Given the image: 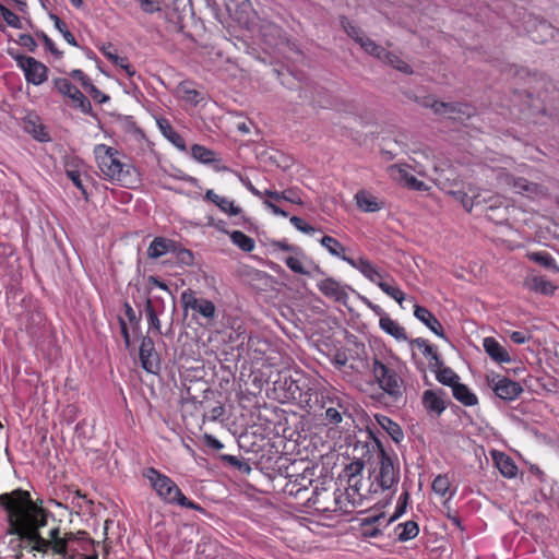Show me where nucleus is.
I'll return each instance as SVG.
<instances>
[{"label":"nucleus","mask_w":559,"mask_h":559,"mask_svg":"<svg viewBox=\"0 0 559 559\" xmlns=\"http://www.w3.org/2000/svg\"><path fill=\"white\" fill-rule=\"evenodd\" d=\"M0 508L7 513V534L14 536L9 540V548L14 551L15 559L23 558V550L33 556L40 554L44 557L51 552L62 559H75L76 550L72 548V543L86 533L69 532L61 535L60 527L53 526L45 538L40 531L53 515L34 502L28 491L15 489L0 495Z\"/></svg>","instance_id":"nucleus-1"},{"label":"nucleus","mask_w":559,"mask_h":559,"mask_svg":"<svg viewBox=\"0 0 559 559\" xmlns=\"http://www.w3.org/2000/svg\"><path fill=\"white\" fill-rule=\"evenodd\" d=\"M93 153L106 180L126 188H135L141 183L138 169L132 164L124 162V156L115 147L97 144L94 146Z\"/></svg>","instance_id":"nucleus-2"},{"label":"nucleus","mask_w":559,"mask_h":559,"mask_svg":"<svg viewBox=\"0 0 559 559\" xmlns=\"http://www.w3.org/2000/svg\"><path fill=\"white\" fill-rule=\"evenodd\" d=\"M143 476L148 480L156 496L165 504L179 506L206 513L204 508L188 499L178 485L166 474H163L154 467H147L143 471Z\"/></svg>","instance_id":"nucleus-3"},{"label":"nucleus","mask_w":559,"mask_h":559,"mask_svg":"<svg viewBox=\"0 0 559 559\" xmlns=\"http://www.w3.org/2000/svg\"><path fill=\"white\" fill-rule=\"evenodd\" d=\"M317 403L324 411L325 426L340 427L344 418H352L349 397L334 389H323L317 393Z\"/></svg>","instance_id":"nucleus-4"},{"label":"nucleus","mask_w":559,"mask_h":559,"mask_svg":"<svg viewBox=\"0 0 559 559\" xmlns=\"http://www.w3.org/2000/svg\"><path fill=\"white\" fill-rule=\"evenodd\" d=\"M473 192L469 195L468 192L465 191H452L451 194L453 198L459 201L462 206L471 212L474 206L487 205L486 216L495 222L501 223L507 219V206H504V200L499 195H489L487 192Z\"/></svg>","instance_id":"nucleus-5"},{"label":"nucleus","mask_w":559,"mask_h":559,"mask_svg":"<svg viewBox=\"0 0 559 559\" xmlns=\"http://www.w3.org/2000/svg\"><path fill=\"white\" fill-rule=\"evenodd\" d=\"M349 265L360 272L368 281L377 285L384 294L394 299L402 307L405 300L404 292L395 284V280L386 272H381L366 258L349 261Z\"/></svg>","instance_id":"nucleus-6"},{"label":"nucleus","mask_w":559,"mask_h":559,"mask_svg":"<svg viewBox=\"0 0 559 559\" xmlns=\"http://www.w3.org/2000/svg\"><path fill=\"white\" fill-rule=\"evenodd\" d=\"M372 374L379 388L394 401L403 396V379L391 362L374 358L371 367Z\"/></svg>","instance_id":"nucleus-7"},{"label":"nucleus","mask_w":559,"mask_h":559,"mask_svg":"<svg viewBox=\"0 0 559 559\" xmlns=\"http://www.w3.org/2000/svg\"><path fill=\"white\" fill-rule=\"evenodd\" d=\"M376 481L382 490H390L400 481V463L395 453H389L379 445V473Z\"/></svg>","instance_id":"nucleus-8"},{"label":"nucleus","mask_w":559,"mask_h":559,"mask_svg":"<svg viewBox=\"0 0 559 559\" xmlns=\"http://www.w3.org/2000/svg\"><path fill=\"white\" fill-rule=\"evenodd\" d=\"M180 301L185 311L191 310L193 312V319L201 317L206 322L214 321L216 317L215 305L209 299L197 297L195 292L192 289L183 290Z\"/></svg>","instance_id":"nucleus-9"},{"label":"nucleus","mask_w":559,"mask_h":559,"mask_svg":"<svg viewBox=\"0 0 559 559\" xmlns=\"http://www.w3.org/2000/svg\"><path fill=\"white\" fill-rule=\"evenodd\" d=\"M10 56L23 71L27 83L38 86L48 80V68L43 62L29 56L13 55L11 52Z\"/></svg>","instance_id":"nucleus-10"},{"label":"nucleus","mask_w":559,"mask_h":559,"mask_svg":"<svg viewBox=\"0 0 559 559\" xmlns=\"http://www.w3.org/2000/svg\"><path fill=\"white\" fill-rule=\"evenodd\" d=\"M499 178L507 186L511 187L515 193L532 201H538L548 194V191L544 186L531 182L525 178L514 177L510 174H502Z\"/></svg>","instance_id":"nucleus-11"},{"label":"nucleus","mask_w":559,"mask_h":559,"mask_svg":"<svg viewBox=\"0 0 559 559\" xmlns=\"http://www.w3.org/2000/svg\"><path fill=\"white\" fill-rule=\"evenodd\" d=\"M245 25L252 32L253 36L259 38L265 45V49L276 47L284 38L282 28L270 21L263 20L255 23L250 19L249 23H246Z\"/></svg>","instance_id":"nucleus-12"},{"label":"nucleus","mask_w":559,"mask_h":559,"mask_svg":"<svg viewBox=\"0 0 559 559\" xmlns=\"http://www.w3.org/2000/svg\"><path fill=\"white\" fill-rule=\"evenodd\" d=\"M489 388L503 401H514L523 392V388L516 381L504 376L491 373L487 376Z\"/></svg>","instance_id":"nucleus-13"},{"label":"nucleus","mask_w":559,"mask_h":559,"mask_svg":"<svg viewBox=\"0 0 559 559\" xmlns=\"http://www.w3.org/2000/svg\"><path fill=\"white\" fill-rule=\"evenodd\" d=\"M409 170L411 166L407 164H393L386 168L388 175L394 181L412 190L426 191L427 185L414 177Z\"/></svg>","instance_id":"nucleus-14"},{"label":"nucleus","mask_w":559,"mask_h":559,"mask_svg":"<svg viewBox=\"0 0 559 559\" xmlns=\"http://www.w3.org/2000/svg\"><path fill=\"white\" fill-rule=\"evenodd\" d=\"M447 393L442 389L425 390L421 395V404L425 411L435 417H439L447 408Z\"/></svg>","instance_id":"nucleus-15"},{"label":"nucleus","mask_w":559,"mask_h":559,"mask_svg":"<svg viewBox=\"0 0 559 559\" xmlns=\"http://www.w3.org/2000/svg\"><path fill=\"white\" fill-rule=\"evenodd\" d=\"M139 357L143 369L151 373L158 372L160 367L159 356L155 350L154 342L151 337H142Z\"/></svg>","instance_id":"nucleus-16"},{"label":"nucleus","mask_w":559,"mask_h":559,"mask_svg":"<svg viewBox=\"0 0 559 559\" xmlns=\"http://www.w3.org/2000/svg\"><path fill=\"white\" fill-rule=\"evenodd\" d=\"M490 455L495 466L503 477L511 479L518 475V466L508 454L498 450H492L490 451Z\"/></svg>","instance_id":"nucleus-17"},{"label":"nucleus","mask_w":559,"mask_h":559,"mask_svg":"<svg viewBox=\"0 0 559 559\" xmlns=\"http://www.w3.org/2000/svg\"><path fill=\"white\" fill-rule=\"evenodd\" d=\"M414 316L437 336L445 338L441 323L426 307L416 305L414 307Z\"/></svg>","instance_id":"nucleus-18"},{"label":"nucleus","mask_w":559,"mask_h":559,"mask_svg":"<svg viewBox=\"0 0 559 559\" xmlns=\"http://www.w3.org/2000/svg\"><path fill=\"white\" fill-rule=\"evenodd\" d=\"M176 250V241L164 237H155L147 248V257L150 259L156 260L163 255L173 253Z\"/></svg>","instance_id":"nucleus-19"},{"label":"nucleus","mask_w":559,"mask_h":559,"mask_svg":"<svg viewBox=\"0 0 559 559\" xmlns=\"http://www.w3.org/2000/svg\"><path fill=\"white\" fill-rule=\"evenodd\" d=\"M178 96L192 106H198L205 99V94L195 88L192 81H182L177 86Z\"/></svg>","instance_id":"nucleus-20"},{"label":"nucleus","mask_w":559,"mask_h":559,"mask_svg":"<svg viewBox=\"0 0 559 559\" xmlns=\"http://www.w3.org/2000/svg\"><path fill=\"white\" fill-rule=\"evenodd\" d=\"M483 347L486 354L493 361L499 364H508L511 361V357L507 349L495 337H485L483 341Z\"/></svg>","instance_id":"nucleus-21"},{"label":"nucleus","mask_w":559,"mask_h":559,"mask_svg":"<svg viewBox=\"0 0 559 559\" xmlns=\"http://www.w3.org/2000/svg\"><path fill=\"white\" fill-rule=\"evenodd\" d=\"M358 209L365 213H374L383 209L384 203L369 191L359 190L355 194Z\"/></svg>","instance_id":"nucleus-22"},{"label":"nucleus","mask_w":559,"mask_h":559,"mask_svg":"<svg viewBox=\"0 0 559 559\" xmlns=\"http://www.w3.org/2000/svg\"><path fill=\"white\" fill-rule=\"evenodd\" d=\"M227 11L239 23L246 24L250 20L251 3L249 0H225Z\"/></svg>","instance_id":"nucleus-23"},{"label":"nucleus","mask_w":559,"mask_h":559,"mask_svg":"<svg viewBox=\"0 0 559 559\" xmlns=\"http://www.w3.org/2000/svg\"><path fill=\"white\" fill-rule=\"evenodd\" d=\"M158 129L162 134L179 151L186 152L187 145L185 139L171 127L170 122L166 118H158L156 120Z\"/></svg>","instance_id":"nucleus-24"},{"label":"nucleus","mask_w":559,"mask_h":559,"mask_svg":"<svg viewBox=\"0 0 559 559\" xmlns=\"http://www.w3.org/2000/svg\"><path fill=\"white\" fill-rule=\"evenodd\" d=\"M364 462L360 460L352 461L344 467L341 475L342 478L346 479L348 486L357 492L359 491L358 485L361 481V473L364 471Z\"/></svg>","instance_id":"nucleus-25"},{"label":"nucleus","mask_w":559,"mask_h":559,"mask_svg":"<svg viewBox=\"0 0 559 559\" xmlns=\"http://www.w3.org/2000/svg\"><path fill=\"white\" fill-rule=\"evenodd\" d=\"M424 106L430 107L436 114L438 115H449L452 117V114L454 112H463L469 116L468 109L469 107L462 104H450V103H443L432 99H427L424 103Z\"/></svg>","instance_id":"nucleus-26"},{"label":"nucleus","mask_w":559,"mask_h":559,"mask_svg":"<svg viewBox=\"0 0 559 559\" xmlns=\"http://www.w3.org/2000/svg\"><path fill=\"white\" fill-rule=\"evenodd\" d=\"M319 290L326 297L341 301L347 297L344 287L334 278L322 280L318 284Z\"/></svg>","instance_id":"nucleus-27"},{"label":"nucleus","mask_w":559,"mask_h":559,"mask_svg":"<svg viewBox=\"0 0 559 559\" xmlns=\"http://www.w3.org/2000/svg\"><path fill=\"white\" fill-rule=\"evenodd\" d=\"M320 243L324 249L328 250V252L331 255L345 261L348 265H349V261L355 260L345 254L346 248L336 238H334L332 236H323L320 239Z\"/></svg>","instance_id":"nucleus-28"},{"label":"nucleus","mask_w":559,"mask_h":559,"mask_svg":"<svg viewBox=\"0 0 559 559\" xmlns=\"http://www.w3.org/2000/svg\"><path fill=\"white\" fill-rule=\"evenodd\" d=\"M409 345L412 348L417 347L421 350L423 355L430 360L431 365L442 366V360L440 359L436 347L429 344L427 340L423 337L413 338L409 341Z\"/></svg>","instance_id":"nucleus-29"},{"label":"nucleus","mask_w":559,"mask_h":559,"mask_svg":"<svg viewBox=\"0 0 559 559\" xmlns=\"http://www.w3.org/2000/svg\"><path fill=\"white\" fill-rule=\"evenodd\" d=\"M379 326L383 332L391 335L396 341L404 342L408 340L405 329L390 316L379 320Z\"/></svg>","instance_id":"nucleus-30"},{"label":"nucleus","mask_w":559,"mask_h":559,"mask_svg":"<svg viewBox=\"0 0 559 559\" xmlns=\"http://www.w3.org/2000/svg\"><path fill=\"white\" fill-rule=\"evenodd\" d=\"M376 420L394 442L400 443L404 439V432L401 426L388 416L376 415Z\"/></svg>","instance_id":"nucleus-31"},{"label":"nucleus","mask_w":559,"mask_h":559,"mask_svg":"<svg viewBox=\"0 0 559 559\" xmlns=\"http://www.w3.org/2000/svg\"><path fill=\"white\" fill-rule=\"evenodd\" d=\"M528 289L543 295H552L556 286L544 276H532L525 281Z\"/></svg>","instance_id":"nucleus-32"},{"label":"nucleus","mask_w":559,"mask_h":559,"mask_svg":"<svg viewBox=\"0 0 559 559\" xmlns=\"http://www.w3.org/2000/svg\"><path fill=\"white\" fill-rule=\"evenodd\" d=\"M452 394L456 401L462 403L464 406H474L478 403V397L473 393L467 385L459 382L452 389Z\"/></svg>","instance_id":"nucleus-33"},{"label":"nucleus","mask_w":559,"mask_h":559,"mask_svg":"<svg viewBox=\"0 0 559 559\" xmlns=\"http://www.w3.org/2000/svg\"><path fill=\"white\" fill-rule=\"evenodd\" d=\"M394 531L399 542H407L419 534V526L415 521H406L397 524Z\"/></svg>","instance_id":"nucleus-34"},{"label":"nucleus","mask_w":559,"mask_h":559,"mask_svg":"<svg viewBox=\"0 0 559 559\" xmlns=\"http://www.w3.org/2000/svg\"><path fill=\"white\" fill-rule=\"evenodd\" d=\"M295 255H289L284 259L286 266L296 274L310 275V271L305 265V254L301 250L295 252Z\"/></svg>","instance_id":"nucleus-35"},{"label":"nucleus","mask_w":559,"mask_h":559,"mask_svg":"<svg viewBox=\"0 0 559 559\" xmlns=\"http://www.w3.org/2000/svg\"><path fill=\"white\" fill-rule=\"evenodd\" d=\"M192 157L201 164L210 165L216 163V153L203 145L193 144L191 146Z\"/></svg>","instance_id":"nucleus-36"},{"label":"nucleus","mask_w":559,"mask_h":559,"mask_svg":"<svg viewBox=\"0 0 559 559\" xmlns=\"http://www.w3.org/2000/svg\"><path fill=\"white\" fill-rule=\"evenodd\" d=\"M527 258L531 261H533V262H535V263H537V264H539V265H542V266H544V267H546L548 270H551V271H555V272H559V267H558V265L556 263V260L547 251L528 252L527 253Z\"/></svg>","instance_id":"nucleus-37"},{"label":"nucleus","mask_w":559,"mask_h":559,"mask_svg":"<svg viewBox=\"0 0 559 559\" xmlns=\"http://www.w3.org/2000/svg\"><path fill=\"white\" fill-rule=\"evenodd\" d=\"M264 195L269 197L270 199H273L275 201H287L293 204H302V199L300 198L298 191L296 189H286L282 192L274 191V190H265Z\"/></svg>","instance_id":"nucleus-38"},{"label":"nucleus","mask_w":559,"mask_h":559,"mask_svg":"<svg viewBox=\"0 0 559 559\" xmlns=\"http://www.w3.org/2000/svg\"><path fill=\"white\" fill-rule=\"evenodd\" d=\"M231 242L245 252H251L255 248L254 239L240 230L230 233Z\"/></svg>","instance_id":"nucleus-39"},{"label":"nucleus","mask_w":559,"mask_h":559,"mask_svg":"<svg viewBox=\"0 0 559 559\" xmlns=\"http://www.w3.org/2000/svg\"><path fill=\"white\" fill-rule=\"evenodd\" d=\"M438 370L436 378L443 385L454 388L460 382V377L449 367H442Z\"/></svg>","instance_id":"nucleus-40"},{"label":"nucleus","mask_w":559,"mask_h":559,"mask_svg":"<svg viewBox=\"0 0 559 559\" xmlns=\"http://www.w3.org/2000/svg\"><path fill=\"white\" fill-rule=\"evenodd\" d=\"M358 44L366 52L382 60H385V53H390L383 47L379 46L372 39L366 36H364Z\"/></svg>","instance_id":"nucleus-41"},{"label":"nucleus","mask_w":559,"mask_h":559,"mask_svg":"<svg viewBox=\"0 0 559 559\" xmlns=\"http://www.w3.org/2000/svg\"><path fill=\"white\" fill-rule=\"evenodd\" d=\"M49 17L51 19L55 27L60 32V34L62 35L64 40L69 45H71L73 47H78L79 46L78 41H76L74 35L68 29L67 24L56 14L50 13Z\"/></svg>","instance_id":"nucleus-42"},{"label":"nucleus","mask_w":559,"mask_h":559,"mask_svg":"<svg viewBox=\"0 0 559 559\" xmlns=\"http://www.w3.org/2000/svg\"><path fill=\"white\" fill-rule=\"evenodd\" d=\"M69 98L72 100L73 106L80 109L83 114H90L92 111L91 102L79 88H75Z\"/></svg>","instance_id":"nucleus-43"},{"label":"nucleus","mask_w":559,"mask_h":559,"mask_svg":"<svg viewBox=\"0 0 559 559\" xmlns=\"http://www.w3.org/2000/svg\"><path fill=\"white\" fill-rule=\"evenodd\" d=\"M432 490L438 496H445L450 492L451 480L447 474L438 475L432 481Z\"/></svg>","instance_id":"nucleus-44"},{"label":"nucleus","mask_w":559,"mask_h":559,"mask_svg":"<svg viewBox=\"0 0 559 559\" xmlns=\"http://www.w3.org/2000/svg\"><path fill=\"white\" fill-rule=\"evenodd\" d=\"M145 312L148 320V332L155 331L156 334H160V321L150 299L145 302Z\"/></svg>","instance_id":"nucleus-45"},{"label":"nucleus","mask_w":559,"mask_h":559,"mask_svg":"<svg viewBox=\"0 0 559 559\" xmlns=\"http://www.w3.org/2000/svg\"><path fill=\"white\" fill-rule=\"evenodd\" d=\"M554 33L552 27L546 22H539L537 29L531 32V38L536 43L546 41L547 37H551Z\"/></svg>","instance_id":"nucleus-46"},{"label":"nucleus","mask_w":559,"mask_h":559,"mask_svg":"<svg viewBox=\"0 0 559 559\" xmlns=\"http://www.w3.org/2000/svg\"><path fill=\"white\" fill-rule=\"evenodd\" d=\"M52 84L58 93H60L61 95L67 96V97H69L73 93V91H75V88H78L67 78H55L52 80Z\"/></svg>","instance_id":"nucleus-47"},{"label":"nucleus","mask_w":559,"mask_h":559,"mask_svg":"<svg viewBox=\"0 0 559 559\" xmlns=\"http://www.w3.org/2000/svg\"><path fill=\"white\" fill-rule=\"evenodd\" d=\"M0 14L9 26L17 29L23 28L21 19L13 11L9 10L5 5H3L1 2Z\"/></svg>","instance_id":"nucleus-48"},{"label":"nucleus","mask_w":559,"mask_h":559,"mask_svg":"<svg viewBox=\"0 0 559 559\" xmlns=\"http://www.w3.org/2000/svg\"><path fill=\"white\" fill-rule=\"evenodd\" d=\"M69 74L73 80L79 81L82 84V86L90 93L95 92L99 94V91L94 86L90 78L82 70L74 69Z\"/></svg>","instance_id":"nucleus-49"},{"label":"nucleus","mask_w":559,"mask_h":559,"mask_svg":"<svg viewBox=\"0 0 559 559\" xmlns=\"http://www.w3.org/2000/svg\"><path fill=\"white\" fill-rule=\"evenodd\" d=\"M384 61L388 62L389 64H391L393 68H395L404 73L412 72L411 67L392 52L385 53Z\"/></svg>","instance_id":"nucleus-50"},{"label":"nucleus","mask_w":559,"mask_h":559,"mask_svg":"<svg viewBox=\"0 0 559 559\" xmlns=\"http://www.w3.org/2000/svg\"><path fill=\"white\" fill-rule=\"evenodd\" d=\"M216 206L222 212H224L228 215H231V216H236L241 212V209L239 206L235 205L233 201H230L229 199L224 198V197L219 200V202Z\"/></svg>","instance_id":"nucleus-51"},{"label":"nucleus","mask_w":559,"mask_h":559,"mask_svg":"<svg viewBox=\"0 0 559 559\" xmlns=\"http://www.w3.org/2000/svg\"><path fill=\"white\" fill-rule=\"evenodd\" d=\"M173 254L176 255V259H177L178 263L181 264V265H191V264H193V260H194L193 254L188 249L180 248L177 245V250L175 252H173Z\"/></svg>","instance_id":"nucleus-52"},{"label":"nucleus","mask_w":559,"mask_h":559,"mask_svg":"<svg viewBox=\"0 0 559 559\" xmlns=\"http://www.w3.org/2000/svg\"><path fill=\"white\" fill-rule=\"evenodd\" d=\"M409 499V493L407 490H405L399 498L397 504L395 507L394 514L391 516L389 522H392L396 520L397 518L402 516L406 511V506Z\"/></svg>","instance_id":"nucleus-53"},{"label":"nucleus","mask_w":559,"mask_h":559,"mask_svg":"<svg viewBox=\"0 0 559 559\" xmlns=\"http://www.w3.org/2000/svg\"><path fill=\"white\" fill-rule=\"evenodd\" d=\"M342 26L346 34L352 37L356 43H359L360 39L365 36L359 28L354 26L349 20L343 17L342 19Z\"/></svg>","instance_id":"nucleus-54"},{"label":"nucleus","mask_w":559,"mask_h":559,"mask_svg":"<svg viewBox=\"0 0 559 559\" xmlns=\"http://www.w3.org/2000/svg\"><path fill=\"white\" fill-rule=\"evenodd\" d=\"M67 177L73 182V185L81 190L82 194L86 197L87 192L83 186L82 179H81V173L73 168H67L66 169Z\"/></svg>","instance_id":"nucleus-55"},{"label":"nucleus","mask_w":559,"mask_h":559,"mask_svg":"<svg viewBox=\"0 0 559 559\" xmlns=\"http://www.w3.org/2000/svg\"><path fill=\"white\" fill-rule=\"evenodd\" d=\"M290 224L299 231L304 234H313L316 231V228L311 225L307 224L302 218L298 216H292L289 218Z\"/></svg>","instance_id":"nucleus-56"},{"label":"nucleus","mask_w":559,"mask_h":559,"mask_svg":"<svg viewBox=\"0 0 559 559\" xmlns=\"http://www.w3.org/2000/svg\"><path fill=\"white\" fill-rule=\"evenodd\" d=\"M223 460L227 462L229 465L237 467L240 472L249 473L251 471V467L248 463L242 462L235 455L226 454L223 456Z\"/></svg>","instance_id":"nucleus-57"},{"label":"nucleus","mask_w":559,"mask_h":559,"mask_svg":"<svg viewBox=\"0 0 559 559\" xmlns=\"http://www.w3.org/2000/svg\"><path fill=\"white\" fill-rule=\"evenodd\" d=\"M37 36L44 41L46 48L53 55L56 56L57 58H60L62 57V51H60L53 40L47 36L44 32H39L37 33Z\"/></svg>","instance_id":"nucleus-58"},{"label":"nucleus","mask_w":559,"mask_h":559,"mask_svg":"<svg viewBox=\"0 0 559 559\" xmlns=\"http://www.w3.org/2000/svg\"><path fill=\"white\" fill-rule=\"evenodd\" d=\"M377 518L372 520L367 519L362 524V534L366 537H378L381 534V531L372 525V522L377 521Z\"/></svg>","instance_id":"nucleus-59"},{"label":"nucleus","mask_w":559,"mask_h":559,"mask_svg":"<svg viewBox=\"0 0 559 559\" xmlns=\"http://www.w3.org/2000/svg\"><path fill=\"white\" fill-rule=\"evenodd\" d=\"M17 44L27 48L29 51L34 52L37 48V43L29 34H21L17 39Z\"/></svg>","instance_id":"nucleus-60"},{"label":"nucleus","mask_w":559,"mask_h":559,"mask_svg":"<svg viewBox=\"0 0 559 559\" xmlns=\"http://www.w3.org/2000/svg\"><path fill=\"white\" fill-rule=\"evenodd\" d=\"M311 481L312 480L310 478L301 476L300 479H296L292 483L290 493L299 495L302 490L307 489V485L311 484Z\"/></svg>","instance_id":"nucleus-61"},{"label":"nucleus","mask_w":559,"mask_h":559,"mask_svg":"<svg viewBox=\"0 0 559 559\" xmlns=\"http://www.w3.org/2000/svg\"><path fill=\"white\" fill-rule=\"evenodd\" d=\"M111 62L114 64L120 67L121 69H123L126 71V73L128 74V76L131 78L135 74V70L131 67V64L129 63V61L126 57L117 56L116 61H111Z\"/></svg>","instance_id":"nucleus-62"},{"label":"nucleus","mask_w":559,"mask_h":559,"mask_svg":"<svg viewBox=\"0 0 559 559\" xmlns=\"http://www.w3.org/2000/svg\"><path fill=\"white\" fill-rule=\"evenodd\" d=\"M531 338V335L526 331H513L510 334V340L515 344H524Z\"/></svg>","instance_id":"nucleus-63"},{"label":"nucleus","mask_w":559,"mask_h":559,"mask_svg":"<svg viewBox=\"0 0 559 559\" xmlns=\"http://www.w3.org/2000/svg\"><path fill=\"white\" fill-rule=\"evenodd\" d=\"M202 439L204 444L209 448H212L213 450H221L224 448L223 443L210 433H204Z\"/></svg>","instance_id":"nucleus-64"}]
</instances>
